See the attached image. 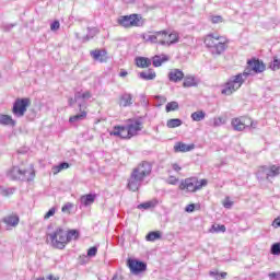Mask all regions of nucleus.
<instances>
[{"label": "nucleus", "mask_w": 280, "mask_h": 280, "mask_svg": "<svg viewBox=\"0 0 280 280\" xmlns=\"http://www.w3.org/2000/svg\"><path fill=\"white\" fill-rule=\"evenodd\" d=\"M161 237H163L161 231H152L147 234L145 240L147 242H156V240H161Z\"/></svg>", "instance_id": "cd10ccee"}, {"label": "nucleus", "mask_w": 280, "mask_h": 280, "mask_svg": "<svg viewBox=\"0 0 280 280\" xmlns=\"http://www.w3.org/2000/svg\"><path fill=\"white\" fill-rule=\"evenodd\" d=\"M163 36L167 37L166 31L154 32V34H152V32H149L147 34H143L142 38L145 43H160V45H165V39L163 38Z\"/></svg>", "instance_id": "9b49d317"}, {"label": "nucleus", "mask_w": 280, "mask_h": 280, "mask_svg": "<svg viewBox=\"0 0 280 280\" xmlns=\"http://www.w3.org/2000/svg\"><path fill=\"white\" fill-rule=\"evenodd\" d=\"M280 175V165H264L260 166L256 173L258 180H270L272 178H277Z\"/></svg>", "instance_id": "6e6552de"}, {"label": "nucleus", "mask_w": 280, "mask_h": 280, "mask_svg": "<svg viewBox=\"0 0 280 280\" xmlns=\"http://www.w3.org/2000/svg\"><path fill=\"white\" fill-rule=\"evenodd\" d=\"M185 211H186V213H194V211H196V205L190 203V205L186 206Z\"/></svg>", "instance_id": "09e8293b"}, {"label": "nucleus", "mask_w": 280, "mask_h": 280, "mask_svg": "<svg viewBox=\"0 0 280 280\" xmlns=\"http://www.w3.org/2000/svg\"><path fill=\"white\" fill-rule=\"evenodd\" d=\"M207 179L198 180V177H188L180 182L179 189L182 191L194 194L196 191H200L202 187H207Z\"/></svg>", "instance_id": "39448f33"}, {"label": "nucleus", "mask_w": 280, "mask_h": 280, "mask_svg": "<svg viewBox=\"0 0 280 280\" xmlns=\"http://www.w3.org/2000/svg\"><path fill=\"white\" fill-rule=\"evenodd\" d=\"M167 128H178L183 126V120L180 118H172L166 122Z\"/></svg>", "instance_id": "473e14b6"}, {"label": "nucleus", "mask_w": 280, "mask_h": 280, "mask_svg": "<svg viewBox=\"0 0 280 280\" xmlns=\"http://www.w3.org/2000/svg\"><path fill=\"white\" fill-rule=\"evenodd\" d=\"M154 97L158 101V106H163V104L167 102V98L165 96L156 95Z\"/></svg>", "instance_id": "a18cd8bd"}, {"label": "nucleus", "mask_w": 280, "mask_h": 280, "mask_svg": "<svg viewBox=\"0 0 280 280\" xmlns=\"http://www.w3.org/2000/svg\"><path fill=\"white\" fill-rule=\"evenodd\" d=\"M75 36H77V38L80 40V34L77 33Z\"/></svg>", "instance_id": "69168bd1"}, {"label": "nucleus", "mask_w": 280, "mask_h": 280, "mask_svg": "<svg viewBox=\"0 0 280 280\" xmlns=\"http://www.w3.org/2000/svg\"><path fill=\"white\" fill-rule=\"evenodd\" d=\"M126 126L129 130L130 137H137V135H139V132L143 130V122L141 121V119H129Z\"/></svg>", "instance_id": "2eb2a0df"}, {"label": "nucleus", "mask_w": 280, "mask_h": 280, "mask_svg": "<svg viewBox=\"0 0 280 280\" xmlns=\"http://www.w3.org/2000/svg\"><path fill=\"white\" fill-rule=\"evenodd\" d=\"M244 79L241 74H236L232 77L221 89L222 95H233L235 91L242 89V84H244Z\"/></svg>", "instance_id": "1a4fd4ad"}, {"label": "nucleus", "mask_w": 280, "mask_h": 280, "mask_svg": "<svg viewBox=\"0 0 280 280\" xmlns=\"http://www.w3.org/2000/svg\"><path fill=\"white\" fill-rule=\"evenodd\" d=\"M71 209H73V203L68 202L61 208V211L62 213H70Z\"/></svg>", "instance_id": "37998d69"}, {"label": "nucleus", "mask_w": 280, "mask_h": 280, "mask_svg": "<svg viewBox=\"0 0 280 280\" xmlns=\"http://www.w3.org/2000/svg\"><path fill=\"white\" fill-rule=\"evenodd\" d=\"M268 277H269L270 280H280V271H278V272H270L268 275Z\"/></svg>", "instance_id": "8fccbe9b"}, {"label": "nucleus", "mask_w": 280, "mask_h": 280, "mask_svg": "<svg viewBox=\"0 0 280 280\" xmlns=\"http://www.w3.org/2000/svg\"><path fill=\"white\" fill-rule=\"evenodd\" d=\"M203 43L213 56H222L226 51V47H229L226 37L220 35L209 34L205 37Z\"/></svg>", "instance_id": "f03ea898"}, {"label": "nucleus", "mask_w": 280, "mask_h": 280, "mask_svg": "<svg viewBox=\"0 0 280 280\" xmlns=\"http://www.w3.org/2000/svg\"><path fill=\"white\" fill-rule=\"evenodd\" d=\"M162 38H164L165 45H167L170 47V45H176V43H178L180 37L178 36V33L173 32L168 35L166 33V37L163 36Z\"/></svg>", "instance_id": "5701e85b"}, {"label": "nucleus", "mask_w": 280, "mask_h": 280, "mask_svg": "<svg viewBox=\"0 0 280 280\" xmlns=\"http://www.w3.org/2000/svg\"><path fill=\"white\" fill-rule=\"evenodd\" d=\"M97 255V247L93 246L88 250V257H95Z\"/></svg>", "instance_id": "de8ad7c7"}, {"label": "nucleus", "mask_w": 280, "mask_h": 280, "mask_svg": "<svg viewBox=\"0 0 280 280\" xmlns=\"http://www.w3.org/2000/svg\"><path fill=\"white\" fill-rule=\"evenodd\" d=\"M16 189L14 188H5L3 186H0V194L1 196H12Z\"/></svg>", "instance_id": "58836bf2"}, {"label": "nucleus", "mask_w": 280, "mask_h": 280, "mask_svg": "<svg viewBox=\"0 0 280 280\" xmlns=\"http://www.w3.org/2000/svg\"><path fill=\"white\" fill-rule=\"evenodd\" d=\"M168 185H176L178 183V178L174 176H170L167 179Z\"/></svg>", "instance_id": "864d4df0"}, {"label": "nucleus", "mask_w": 280, "mask_h": 280, "mask_svg": "<svg viewBox=\"0 0 280 280\" xmlns=\"http://www.w3.org/2000/svg\"><path fill=\"white\" fill-rule=\"evenodd\" d=\"M7 176L10 180H22L24 183L25 180H34L36 174L34 171H27L25 168H21V166H12L7 172Z\"/></svg>", "instance_id": "7ed1b4c3"}, {"label": "nucleus", "mask_w": 280, "mask_h": 280, "mask_svg": "<svg viewBox=\"0 0 280 280\" xmlns=\"http://www.w3.org/2000/svg\"><path fill=\"white\" fill-rule=\"evenodd\" d=\"M80 237V231L78 230H70L66 232V246L69 242H73V240H78Z\"/></svg>", "instance_id": "bb28decb"}, {"label": "nucleus", "mask_w": 280, "mask_h": 280, "mask_svg": "<svg viewBox=\"0 0 280 280\" xmlns=\"http://www.w3.org/2000/svg\"><path fill=\"white\" fill-rule=\"evenodd\" d=\"M152 208V201H148V202H144V203H140L138 206V209H150Z\"/></svg>", "instance_id": "3c124183"}, {"label": "nucleus", "mask_w": 280, "mask_h": 280, "mask_svg": "<svg viewBox=\"0 0 280 280\" xmlns=\"http://www.w3.org/2000/svg\"><path fill=\"white\" fill-rule=\"evenodd\" d=\"M69 167H71V165L69 163L61 162L59 165L52 166V174H60V172H62V170H69Z\"/></svg>", "instance_id": "72a5a7b5"}, {"label": "nucleus", "mask_w": 280, "mask_h": 280, "mask_svg": "<svg viewBox=\"0 0 280 280\" xmlns=\"http://www.w3.org/2000/svg\"><path fill=\"white\" fill-rule=\"evenodd\" d=\"M31 116H32V119L36 117V112L34 109H31Z\"/></svg>", "instance_id": "052dcab7"}, {"label": "nucleus", "mask_w": 280, "mask_h": 280, "mask_svg": "<svg viewBox=\"0 0 280 280\" xmlns=\"http://www.w3.org/2000/svg\"><path fill=\"white\" fill-rule=\"evenodd\" d=\"M264 71H266V65L264 63V61L259 59H249L247 61V67L245 68L244 72L238 74H241L244 81L246 82L248 75L264 73Z\"/></svg>", "instance_id": "0eeeda50"}, {"label": "nucleus", "mask_w": 280, "mask_h": 280, "mask_svg": "<svg viewBox=\"0 0 280 280\" xmlns=\"http://www.w3.org/2000/svg\"><path fill=\"white\" fill-rule=\"evenodd\" d=\"M226 124V118L219 116L213 118V126L214 128H218L220 126H224Z\"/></svg>", "instance_id": "e433bc0d"}, {"label": "nucleus", "mask_w": 280, "mask_h": 280, "mask_svg": "<svg viewBox=\"0 0 280 280\" xmlns=\"http://www.w3.org/2000/svg\"><path fill=\"white\" fill-rule=\"evenodd\" d=\"M132 104V94L125 93L119 98V106H122V108H127V106H130Z\"/></svg>", "instance_id": "a878e982"}, {"label": "nucleus", "mask_w": 280, "mask_h": 280, "mask_svg": "<svg viewBox=\"0 0 280 280\" xmlns=\"http://www.w3.org/2000/svg\"><path fill=\"white\" fill-rule=\"evenodd\" d=\"M183 86H185L186 89H189L191 86H196V78H194L192 75L185 77Z\"/></svg>", "instance_id": "f704fd0d"}, {"label": "nucleus", "mask_w": 280, "mask_h": 280, "mask_svg": "<svg viewBox=\"0 0 280 280\" xmlns=\"http://www.w3.org/2000/svg\"><path fill=\"white\" fill-rule=\"evenodd\" d=\"M168 61H170V56L167 55H155L152 58L153 67H161L163 62H168Z\"/></svg>", "instance_id": "b1692460"}, {"label": "nucleus", "mask_w": 280, "mask_h": 280, "mask_svg": "<svg viewBox=\"0 0 280 280\" xmlns=\"http://www.w3.org/2000/svg\"><path fill=\"white\" fill-rule=\"evenodd\" d=\"M80 113L74 115V116H70L69 118V122L70 124H78V121H84V119H86V116L89 115V113L84 109L79 108Z\"/></svg>", "instance_id": "412c9836"}, {"label": "nucleus", "mask_w": 280, "mask_h": 280, "mask_svg": "<svg viewBox=\"0 0 280 280\" xmlns=\"http://www.w3.org/2000/svg\"><path fill=\"white\" fill-rule=\"evenodd\" d=\"M52 215H56V208H50L48 212L44 215V220H49Z\"/></svg>", "instance_id": "49530a36"}, {"label": "nucleus", "mask_w": 280, "mask_h": 280, "mask_svg": "<svg viewBox=\"0 0 280 280\" xmlns=\"http://www.w3.org/2000/svg\"><path fill=\"white\" fill-rule=\"evenodd\" d=\"M196 149V144L191 143V144H185L183 142H177L174 145V151L175 152H191V150Z\"/></svg>", "instance_id": "aec40b11"}, {"label": "nucleus", "mask_w": 280, "mask_h": 280, "mask_svg": "<svg viewBox=\"0 0 280 280\" xmlns=\"http://www.w3.org/2000/svg\"><path fill=\"white\" fill-rule=\"evenodd\" d=\"M95 198H97V195L95 194H88V195H83L80 198V202L82 207H91V205H93V202H95Z\"/></svg>", "instance_id": "6ab92c4d"}, {"label": "nucleus", "mask_w": 280, "mask_h": 280, "mask_svg": "<svg viewBox=\"0 0 280 280\" xmlns=\"http://www.w3.org/2000/svg\"><path fill=\"white\" fill-rule=\"evenodd\" d=\"M107 51L106 49H94L90 51V56L95 60L96 62H106L107 60Z\"/></svg>", "instance_id": "f3484780"}, {"label": "nucleus", "mask_w": 280, "mask_h": 280, "mask_svg": "<svg viewBox=\"0 0 280 280\" xmlns=\"http://www.w3.org/2000/svg\"><path fill=\"white\" fill-rule=\"evenodd\" d=\"M4 224L8 226H18L19 225V215H9L3 219Z\"/></svg>", "instance_id": "c756f323"}, {"label": "nucleus", "mask_w": 280, "mask_h": 280, "mask_svg": "<svg viewBox=\"0 0 280 280\" xmlns=\"http://www.w3.org/2000/svg\"><path fill=\"white\" fill-rule=\"evenodd\" d=\"M126 75H128V71L121 70V71L119 72V77H120V78H126Z\"/></svg>", "instance_id": "4d7b16f0"}, {"label": "nucleus", "mask_w": 280, "mask_h": 280, "mask_svg": "<svg viewBox=\"0 0 280 280\" xmlns=\"http://www.w3.org/2000/svg\"><path fill=\"white\" fill-rule=\"evenodd\" d=\"M96 34H97V28L88 27V35L82 37V43H89V40H91V38H95Z\"/></svg>", "instance_id": "2f4dec72"}, {"label": "nucleus", "mask_w": 280, "mask_h": 280, "mask_svg": "<svg viewBox=\"0 0 280 280\" xmlns=\"http://www.w3.org/2000/svg\"><path fill=\"white\" fill-rule=\"evenodd\" d=\"M172 167L174 172H180V166L178 164H173Z\"/></svg>", "instance_id": "13d9d810"}, {"label": "nucleus", "mask_w": 280, "mask_h": 280, "mask_svg": "<svg viewBox=\"0 0 280 280\" xmlns=\"http://www.w3.org/2000/svg\"><path fill=\"white\" fill-rule=\"evenodd\" d=\"M270 69H272V71H277L280 69V59H278L277 57L273 58V61L270 65Z\"/></svg>", "instance_id": "a19ab883"}, {"label": "nucleus", "mask_w": 280, "mask_h": 280, "mask_svg": "<svg viewBox=\"0 0 280 280\" xmlns=\"http://www.w3.org/2000/svg\"><path fill=\"white\" fill-rule=\"evenodd\" d=\"M127 266L131 275H141V272H145V270H148V265L145 262L135 258H128Z\"/></svg>", "instance_id": "f8f14e48"}, {"label": "nucleus", "mask_w": 280, "mask_h": 280, "mask_svg": "<svg viewBox=\"0 0 280 280\" xmlns=\"http://www.w3.org/2000/svg\"><path fill=\"white\" fill-rule=\"evenodd\" d=\"M125 3H135V0H124Z\"/></svg>", "instance_id": "0e129e2a"}, {"label": "nucleus", "mask_w": 280, "mask_h": 280, "mask_svg": "<svg viewBox=\"0 0 280 280\" xmlns=\"http://www.w3.org/2000/svg\"><path fill=\"white\" fill-rule=\"evenodd\" d=\"M112 280H121L119 276L115 275Z\"/></svg>", "instance_id": "e2e57ef3"}, {"label": "nucleus", "mask_w": 280, "mask_h": 280, "mask_svg": "<svg viewBox=\"0 0 280 280\" xmlns=\"http://www.w3.org/2000/svg\"><path fill=\"white\" fill-rule=\"evenodd\" d=\"M31 104H32V101L27 97L16 98L15 102L13 103V108H12L13 115L15 117H24Z\"/></svg>", "instance_id": "9d476101"}, {"label": "nucleus", "mask_w": 280, "mask_h": 280, "mask_svg": "<svg viewBox=\"0 0 280 280\" xmlns=\"http://www.w3.org/2000/svg\"><path fill=\"white\" fill-rule=\"evenodd\" d=\"M185 78V73L180 69H172L168 72L170 82H180Z\"/></svg>", "instance_id": "a211bd4d"}, {"label": "nucleus", "mask_w": 280, "mask_h": 280, "mask_svg": "<svg viewBox=\"0 0 280 280\" xmlns=\"http://www.w3.org/2000/svg\"><path fill=\"white\" fill-rule=\"evenodd\" d=\"M118 25L125 27L126 30L130 27H143L145 25V20L140 14L133 13L130 15H121L117 20Z\"/></svg>", "instance_id": "20e7f679"}, {"label": "nucleus", "mask_w": 280, "mask_h": 280, "mask_svg": "<svg viewBox=\"0 0 280 280\" xmlns=\"http://www.w3.org/2000/svg\"><path fill=\"white\" fill-rule=\"evenodd\" d=\"M192 121H203L205 117H207V113L205 110H197L191 114Z\"/></svg>", "instance_id": "7c9ffc66"}, {"label": "nucleus", "mask_w": 280, "mask_h": 280, "mask_svg": "<svg viewBox=\"0 0 280 280\" xmlns=\"http://www.w3.org/2000/svg\"><path fill=\"white\" fill-rule=\"evenodd\" d=\"M12 27H14L13 24H10V25L5 26L4 32H10V30H12Z\"/></svg>", "instance_id": "bf43d9fd"}, {"label": "nucleus", "mask_w": 280, "mask_h": 280, "mask_svg": "<svg viewBox=\"0 0 280 280\" xmlns=\"http://www.w3.org/2000/svg\"><path fill=\"white\" fill-rule=\"evenodd\" d=\"M60 278H55L54 276H48V280H59Z\"/></svg>", "instance_id": "680f3d73"}, {"label": "nucleus", "mask_w": 280, "mask_h": 280, "mask_svg": "<svg viewBox=\"0 0 280 280\" xmlns=\"http://www.w3.org/2000/svg\"><path fill=\"white\" fill-rule=\"evenodd\" d=\"M136 65L140 69H148V67L152 65V60H150V58H147V57H137Z\"/></svg>", "instance_id": "393cba45"}, {"label": "nucleus", "mask_w": 280, "mask_h": 280, "mask_svg": "<svg viewBox=\"0 0 280 280\" xmlns=\"http://www.w3.org/2000/svg\"><path fill=\"white\" fill-rule=\"evenodd\" d=\"M272 226H273V229L280 228V215L273 220Z\"/></svg>", "instance_id": "5fc2aeb1"}, {"label": "nucleus", "mask_w": 280, "mask_h": 280, "mask_svg": "<svg viewBox=\"0 0 280 280\" xmlns=\"http://www.w3.org/2000/svg\"><path fill=\"white\" fill-rule=\"evenodd\" d=\"M0 126H11L14 128V126H16V120H13L10 115L0 114Z\"/></svg>", "instance_id": "4be33fe9"}, {"label": "nucleus", "mask_w": 280, "mask_h": 280, "mask_svg": "<svg viewBox=\"0 0 280 280\" xmlns=\"http://www.w3.org/2000/svg\"><path fill=\"white\" fill-rule=\"evenodd\" d=\"M166 113H172L174 110H178V102L173 101L166 104L165 106Z\"/></svg>", "instance_id": "c9c22d12"}, {"label": "nucleus", "mask_w": 280, "mask_h": 280, "mask_svg": "<svg viewBox=\"0 0 280 280\" xmlns=\"http://www.w3.org/2000/svg\"><path fill=\"white\" fill-rule=\"evenodd\" d=\"M139 77L141 80H154V78H156V72H154L152 69H149L147 71L140 72Z\"/></svg>", "instance_id": "c85d7f7f"}, {"label": "nucleus", "mask_w": 280, "mask_h": 280, "mask_svg": "<svg viewBox=\"0 0 280 280\" xmlns=\"http://www.w3.org/2000/svg\"><path fill=\"white\" fill-rule=\"evenodd\" d=\"M48 237L52 248L65 250L67 247V231H65L62 228H57L52 233L48 234Z\"/></svg>", "instance_id": "423d86ee"}, {"label": "nucleus", "mask_w": 280, "mask_h": 280, "mask_svg": "<svg viewBox=\"0 0 280 280\" xmlns=\"http://www.w3.org/2000/svg\"><path fill=\"white\" fill-rule=\"evenodd\" d=\"M271 255H280V243H275L270 248Z\"/></svg>", "instance_id": "ea45409f"}, {"label": "nucleus", "mask_w": 280, "mask_h": 280, "mask_svg": "<svg viewBox=\"0 0 280 280\" xmlns=\"http://www.w3.org/2000/svg\"><path fill=\"white\" fill-rule=\"evenodd\" d=\"M50 30L51 32H58V30H60V22L58 20L54 21L50 24Z\"/></svg>", "instance_id": "c03bdc74"}, {"label": "nucleus", "mask_w": 280, "mask_h": 280, "mask_svg": "<svg viewBox=\"0 0 280 280\" xmlns=\"http://www.w3.org/2000/svg\"><path fill=\"white\" fill-rule=\"evenodd\" d=\"M247 124H250V128H256L257 126L250 118H234L231 121L232 128L233 130H236V132H242V130L248 128Z\"/></svg>", "instance_id": "ddd939ff"}, {"label": "nucleus", "mask_w": 280, "mask_h": 280, "mask_svg": "<svg viewBox=\"0 0 280 280\" xmlns=\"http://www.w3.org/2000/svg\"><path fill=\"white\" fill-rule=\"evenodd\" d=\"M113 137H119L120 139H132V136H130V131L128 130L127 125L126 126H115L113 131L109 132Z\"/></svg>", "instance_id": "dca6fc26"}, {"label": "nucleus", "mask_w": 280, "mask_h": 280, "mask_svg": "<svg viewBox=\"0 0 280 280\" xmlns=\"http://www.w3.org/2000/svg\"><path fill=\"white\" fill-rule=\"evenodd\" d=\"M223 207H224L225 209H231V207H233V202H232V201H225V202L223 203Z\"/></svg>", "instance_id": "6e6d98bb"}, {"label": "nucleus", "mask_w": 280, "mask_h": 280, "mask_svg": "<svg viewBox=\"0 0 280 280\" xmlns=\"http://www.w3.org/2000/svg\"><path fill=\"white\" fill-rule=\"evenodd\" d=\"M91 97H93V94H91L89 91H85V92H75L74 93V98L73 97H70L68 100V104L69 106H73V104H78L79 108L81 109L84 102L86 100H91Z\"/></svg>", "instance_id": "4468645a"}, {"label": "nucleus", "mask_w": 280, "mask_h": 280, "mask_svg": "<svg viewBox=\"0 0 280 280\" xmlns=\"http://www.w3.org/2000/svg\"><path fill=\"white\" fill-rule=\"evenodd\" d=\"M209 275H210V277H213V279H215V280H220V279H226V272H218V270H215V271H210L209 272Z\"/></svg>", "instance_id": "4c0bfd02"}, {"label": "nucleus", "mask_w": 280, "mask_h": 280, "mask_svg": "<svg viewBox=\"0 0 280 280\" xmlns=\"http://www.w3.org/2000/svg\"><path fill=\"white\" fill-rule=\"evenodd\" d=\"M152 174V163L148 161L140 162L137 167H135L128 178L127 188L129 191H139L143 180Z\"/></svg>", "instance_id": "f257e3e1"}, {"label": "nucleus", "mask_w": 280, "mask_h": 280, "mask_svg": "<svg viewBox=\"0 0 280 280\" xmlns=\"http://www.w3.org/2000/svg\"><path fill=\"white\" fill-rule=\"evenodd\" d=\"M212 230L214 233H226L225 225H212Z\"/></svg>", "instance_id": "79ce46f5"}, {"label": "nucleus", "mask_w": 280, "mask_h": 280, "mask_svg": "<svg viewBox=\"0 0 280 280\" xmlns=\"http://www.w3.org/2000/svg\"><path fill=\"white\" fill-rule=\"evenodd\" d=\"M222 21H223V19H222V16L221 15H212L211 16V22L212 23H222Z\"/></svg>", "instance_id": "603ef678"}]
</instances>
